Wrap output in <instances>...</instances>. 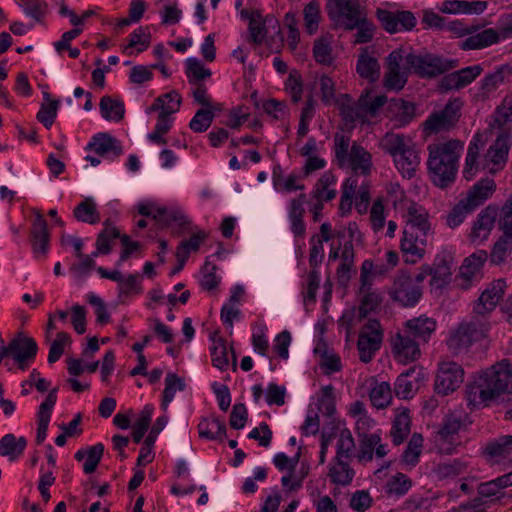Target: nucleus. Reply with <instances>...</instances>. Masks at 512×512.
<instances>
[{"instance_id":"obj_30","label":"nucleus","mask_w":512,"mask_h":512,"mask_svg":"<svg viewBox=\"0 0 512 512\" xmlns=\"http://www.w3.org/2000/svg\"><path fill=\"white\" fill-rule=\"evenodd\" d=\"M26 445L24 437L16 438L14 434H6L0 439V456L14 461L23 454Z\"/></svg>"},{"instance_id":"obj_57","label":"nucleus","mask_w":512,"mask_h":512,"mask_svg":"<svg viewBox=\"0 0 512 512\" xmlns=\"http://www.w3.org/2000/svg\"><path fill=\"white\" fill-rule=\"evenodd\" d=\"M354 449L355 442L351 432L348 429L341 430L337 442L336 459H349Z\"/></svg>"},{"instance_id":"obj_47","label":"nucleus","mask_w":512,"mask_h":512,"mask_svg":"<svg viewBox=\"0 0 512 512\" xmlns=\"http://www.w3.org/2000/svg\"><path fill=\"white\" fill-rule=\"evenodd\" d=\"M512 251V235L505 234L503 232V236L499 238V240L494 244L492 251L490 253V260L494 264H500L505 261L507 256Z\"/></svg>"},{"instance_id":"obj_4","label":"nucleus","mask_w":512,"mask_h":512,"mask_svg":"<svg viewBox=\"0 0 512 512\" xmlns=\"http://www.w3.org/2000/svg\"><path fill=\"white\" fill-rule=\"evenodd\" d=\"M334 152L339 167L350 169L356 175L368 176L371 173V153L357 142H351L349 136L335 134Z\"/></svg>"},{"instance_id":"obj_49","label":"nucleus","mask_w":512,"mask_h":512,"mask_svg":"<svg viewBox=\"0 0 512 512\" xmlns=\"http://www.w3.org/2000/svg\"><path fill=\"white\" fill-rule=\"evenodd\" d=\"M313 56L316 62L322 65H331L333 62L331 42L328 37H320L315 40Z\"/></svg>"},{"instance_id":"obj_51","label":"nucleus","mask_w":512,"mask_h":512,"mask_svg":"<svg viewBox=\"0 0 512 512\" xmlns=\"http://www.w3.org/2000/svg\"><path fill=\"white\" fill-rule=\"evenodd\" d=\"M485 451L491 457L504 458L512 453V435L501 436L487 444Z\"/></svg>"},{"instance_id":"obj_33","label":"nucleus","mask_w":512,"mask_h":512,"mask_svg":"<svg viewBox=\"0 0 512 512\" xmlns=\"http://www.w3.org/2000/svg\"><path fill=\"white\" fill-rule=\"evenodd\" d=\"M95 153L99 156H105L112 153L115 157L122 154V147L119 141L107 133H100L93 138V142L89 144Z\"/></svg>"},{"instance_id":"obj_35","label":"nucleus","mask_w":512,"mask_h":512,"mask_svg":"<svg viewBox=\"0 0 512 512\" xmlns=\"http://www.w3.org/2000/svg\"><path fill=\"white\" fill-rule=\"evenodd\" d=\"M181 105V96L176 91H170L155 99L154 103L149 107L148 112L158 111L159 114L168 115L176 113Z\"/></svg>"},{"instance_id":"obj_42","label":"nucleus","mask_w":512,"mask_h":512,"mask_svg":"<svg viewBox=\"0 0 512 512\" xmlns=\"http://www.w3.org/2000/svg\"><path fill=\"white\" fill-rule=\"evenodd\" d=\"M105 228L99 233L96 241V251L92 254L97 257L99 254L107 255L111 251L110 242L112 239L119 238V230L111 226L109 221H105Z\"/></svg>"},{"instance_id":"obj_2","label":"nucleus","mask_w":512,"mask_h":512,"mask_svg":"<svg viewBox=\"0 0 512 512\" xmlns=\"http://www.w3.org/2000/svg\"><path fill=\"white\" fill-rule=\"evenodd\" d=\"M464 143L457 139L428 145V170L433 183L445 188L452 184L458 171V160Z\"/></svg>"},{"instance_id":"obj_36","label":"nucleus","mask_w":512,"mask_h":512,"mask_svg":"<svg viewBox=\"0 0 512 512\" xmlns=\"http://www.w3.org/2000/svg\"><path fill=\"white\" fill-rule=\"evenodd\" d=\"M512 76V66L503 64L499 66L494 72L486 75L482 80L481 89L485 94L495 91L503 83L508 81Z\"/></svg>"},{"instance_id":"obj_6","label":"nucleus","mask_w":512,"mask_h":512,"mask_svg":"<svg viewBox=\"0 0 512 512\" xmlns=\"http://www.w3.org/2000/svg\"><path fill=\"white\" fill-rule=\"evenodd\" d=\"M489 328L485 318L473 316L470 321L461 323L450 333L447 346L454 354L467 351L474 342L487 336Z\"/></svg>"},{"instance_id":"obj_20","label":"nucleus","mask_w":512,"mask_h":512,"mask_svg":"<svg viewBox=\"0 0 512 512\" xmlns=\"http://www.w3.org/2000/svg\"><path fill=\"white\" fill-rule=\"evenodd\" d=\"M392 344L396 358L400 362L414 361L420 356L419 341L404 331L396 335Z\"/></svg>"},{"instance_id":"obj_63","label":"nucleus","mask_w":512,"mask_h":512,"mask_svg":"<svg viewBox=\"0 0 512 512\" xmlns=\"http://www.w3.org/2000/svg\"><path fill=\"white\" fill-rule=\"evenodd\" d=\"M502 489H504V487L502 482H499L498 477L494 480L481 483L478 486V494L487 500L493 501L494 499H500L503 496Z\"/></svg>"},{"instance_id":"obj_18","label":"nucleus","mask_w":512,"mask_h":512,"mask_svg":"<svg viewBox=\"0 0 512 512\" xmlns=\"http://www.w3.org/2000/svg\"><path fill=\"white\" fill-rule=\"evenodd\" d=\"M506 283L502 279L493 281L480 295L474 306L475 316L484 318V315L495 309L505 292Z\"/></svg>"},{"instance_id":"obj_24","label":"nucleus","mask_w":512,"mask_h":512,"mask_svg":"<svg viewBox=\"0 0 512 512\" xmlns=\"http://www.w3.org/2000/svg\"><path fill=\"white\" fill-rule=\"evenodd\" d=\"M496 215V210L490 206L481 211L472 227L470 233L471 241L476 242L487 239L494 227Z\"/></svg>"},{"instance_id":"obj_12","label":"nucleus","mask_w":512,"mask_h":512,"mask_svg":"<svg viewBox=\"0 0 512 512\" xmlns=\"http://www.w3.org/2000/svg\"><path fill=\"white\" fill-rule=\"evenodd\" d=\"M381 342L380 323L375 319L369 320L362 328L358 338L357 347L360 360L364 363L371 361L374 353L380 348Z\"/></svg>"},{"instance_id":"obj_9","label":"nucleus","mask_w":512,"mask_h":512,"mask_svg":"<svg viewBox=\"0 0 512 512\" xmlns=\"http://www.w3.org/2000/svg\"><path fill=\"white\" fill-rule=\"evenodd\" d=\"M326 8L330 19L347 30L355 29L366 17L357 0H329Z\"/></svg>"},{"instance_id":"obj_11","label":"nucleus","mask_w":512,"mask_h":512,"mask_svg":"<svg viewBox=\"0 0 512 512\" xmlns=\"http://www.w3.org/2000/svg\"><path fill=\"white\" fill-rule=\"evenodd\" d=\"M462 102L459 99L449 101L438 112L432 113L424 122V130L428 134L448 131L455 126L460 118Z\"/></svg>"},{"instance_id":"obj_54","label":"nucleus","mask_w":512,"mask_h":512,"mask_svg":"<svg viewBox=\"0 0 512 512\" xmlns=\"http://www.w3.org/2000/svg\"><path fill=\"white\" fill-rule=\"evenodd\" d=\"M370 399L372 404L377 408H385L392 399V392L389 383L381 382L376 384L371 392Z\"/></svg>"},{"instance_id":"obj_10","label":"nucleus","mask_w":512,"mask_h":512,"mask_svg":"<svg viewBox=\"0 0 512 512\" xmlns=\"http://www.w3.org/2000/svg\"><path fill=\"white\" fill-rule=\"evenodd\" d=\"M138 212L142 216H152L155 220L162 222L164 225L175 223L178 228L173 230V234L180 235L189 227L190 221L184 213L176 208L155 207L153 203H139Z\"/></svg>"},{"instance_id":"obj_43","label":"nucleus","mask_w":512,"mask_h":512,"mask_svg":"<svg viewBox=\"0 0 512 512\" xmlns=\"http://www.w3.org/2000/svg\"><path fill=\"white\" fill-rule=\"evenodd\" d=\"M74 217L81 222L95 224L100 220V215L93 199L86 198L74 209Z\"/></svg>"},{"instance_id":"obj_29","label":"nucleus","mask_w":512,"mask_h":512,"mask_svg":"<svg viewBox=\"0 0 512 512\" xmlns=\"http://www.w3.org/2000/svg\"><path fill=\"white\" fill-rule=\"evenodd\" d=\"M49 232L47 222L43 216L38 213L36 215L32 228V245L36 254L45 255L48 250Z\"/></svg>"},{"instance_id":"obj_3","label":"nucleus","mask_w":512,"mask_h":512,"mask_svg":"<svg viewBox=\"0 0 512 512\" xmlns=\"http://www.w3.org/2000/svg\"><path fill=\"white\" fill-rule=\"evenodd\" d=\"M379 147L389 154L396 168L404 177H412L420 164L417 145L412 137L405 134L387 132L379 142Z\"/></svg>"},{"instance_id":"obj_27","label":"nucleus","mask_w":512,"mask_h":512,"mask_svg":"<svg viewBox=\"0 0 512 512\" xmlns=\"http://www.w3.org/2000/svg\"><path fill=\"white\" fill-rule=\"evenodd\" d=\"M499 39L500 34L498 31L492 28H488L476 34L470 35L460 43V47L464 50L482 49L497 43Z\"/></svg>"},{"instance_id":"obj_62","label":"nucleus","mask_w":512,"mask_h":512,"mask_svg":"<svg viewBox=\"0 0 512 512\" xmlns=\"http://www.w3.org/2000/svg\"><path fill=\"white\" fill-rule=\"evenodd\" d=\"M214 119V114L210 109H199L192 120L190 121V128L194 132L206 131Z\"/></svg>"},{"instance_id":"obj_38","label":"nucleus","mask_w":512,"mask_h":512,"mask_svg":"<svg viewBox=\"0 0 512 512\" xmlns=\"http://www.w3.org/2000/svg\"><path fill=\"white\" fill-rule=\"evenodd\" d=\"M100 112L104 119L119 122L124 118V103L110 96H103L100 100Z\"/></svg>"},{"instance_id":"obj_5","label":"nucleus","mask_w":512,"mask_h":512,"mask_svg":"<svg viewBox=\"0 0 512 512\" xmlns=\"http://www.w3.org/2000/svg\"><path fill=\"white\" fill-rule=\"evenodd\" d=\"M494 189L495 183L492 179H483L476 183L467 196L460 200L448 214L447 225L451 228L459 226L469 213L488 199Z\"/></svg>"},{"instance_id":"obj_26","label":"nucleus","mask_w":512,"mask_h":512,"mask_svg":"<svg viewBox=\"0 0 512 512\" xmlns=\"http://www.w3.org/2000/svg\"><path fill=\"white\" fill-rule=\"evenodd\" d=\"M487 258V252L479 250L464 260L460 267V277L466 282L462 284L463 287H467L469 282L477 276Z\"/></svg>"},{"instance_id":"obj_8","label":"nucleus","mask_w":512,"mask_h":512,"mask_svg":"<svg viewBox=\"0 0 512 512\" xmlns=\"http://www.w3.org/2000/svg\"><path fill=\"white\" fill-rule=\"evenodd\" d=\"M410 68L421 78H433L458 66V61L426 51L410 49Z\"/></svg>"},{"instance_id":"obj_21","label":"nucleus","mask_w":512,"mask_h":512,"mask_svg":"<svg viewBox=\"0 0 512 512\" xmlns=\"http://www.w3.org/2000/svg\"><path fill=\"white\" fill-rule=\"evenodd\" d=\"M480 65H473L444 76L441 80V88L445 90H459L469 85L482 72Z\"/></svg>"},{"instance_id":"obj_1","label":"nucleus","mask_w":512,"mask_h":512,"mask_svg":"<svg viewBox=\"0 0 512 512\" xmlns=\"http://www.w3.org/2000/svg\"><path fill=\"white\" fill-rule=\"evenodd\" d=\"M504 393H512V363L504 359L482 371L467 386L470 405L487 406Z\"/></svg>"},{"instance_id":"obj_60","label":"nucleus","mask_w":512,"mask_h":512,"mask_svg":"<svg viewBox=\"0 0 512 512\" xmlns=\"http://www.w3.org/2000/svg\"><path fill=\"white\" fill-rule=\"evenodd\" d=\"M207 235L204 231L194 234L189 240L182 241L176 250V256L188 258L191 251H197L201 243L206 239Z\"/></svg>"},{"instance_id":"obj_52","label":"nucleus","mask_w":512,"mask_h":512,"mask_svg":"<svg viewBox=\"0 0 512 512\" xmlns=\"http://www.w3.org/2000/svg\"><path fill=\"white\" fill-rule=\"evenodd\" d=\"M467 468L465 462L453 460L452 462L439 463L434 468V473L438 479H447L460 475Z\"/></svg>"},{"instance_id":"obj_56","label":"nucleus","mask_w":512,"mask_h":512,"mask_svg":"<svg viewBox=\"0 0 512 512\" xmlns=\"http://www.w3.org/2000/svg\"><path fill=\"white\" fill-rule=\"evenodd\" d=\"M423 437L421 434H413L406 450L403 453V460L406 464L414 466L418 462L422 452Z\"/></svg>"},{"instance_id":"obj_58","label":"nucleus","mask_w":512,"mask_h":512,"mask_svg":"<svg viewBox=\"0 0 512 512\" xmlns=\"http://www.w3.org/2000/svg\"><path fill=\"white\" fill-rule=\"evenodd\" d=\"M153 408L150 406H145L142 410L140 417L136 421V423L133 425V431L132 436L133 440L136 443H139L146 431L148 430L150 423H151V417H152Z\"/></svg>"},{"instance_id":"obj_61","label":"nucleus","mask_w":512,"mask_h":512,"mask_svg":"<svg viewBox=\"0 0 512 512\" xmlns=\"http://www.w3.org/2000/svg\"><path fill=\"white\" fill-rule=\"evenodd\" d=\"M512 120V96L506 97L503 103L496 109L491 126L501 128Z\"/></svg>"},{"instance_id":"obj_16","label":"nucleus","mask_w":512,"mask_h":512,"mask_svg":"<svg viewBox=\"0 0 512 512\" xmlns=\"http://www.w3.org/2000/svg\"><path fill=\"white\" fill-rule=\"evenodd\" d=\"M422 295L419 285L408 275H399L390 290V296L404 306L415 305Z\"/></svg>"},{"instance_id":"obj_17","label":"nucleus","mask_w":512,"mask_h":512,"mask_svg":"<svg viewBox=\"0 0 512 512\" xmlns=\"http://www.w3.org/2000/svg\"><path fill=\"white\" fill-rule=\"evenodd\" d=\"M377 17L383 28L389 33H395L402 29L411 30L416 25V18L410 11H377Z\"/></svg>"},{"instance_id":"obj_22","label":"nucleus","mask_w":512,"mask_h":512,"mask_svg":"<svg viewBox=\"0 0 512 512\" xmlns=\"http://www.w3.org/2000/svg\"><path fill=\"white\" fill-rule=\"evenodd\" d=\"M415 104L404 99H392L388 104V113L395 126L403 127L416 116Z\"/></svg>"},{"instance_id":"obj_45","label":"nucleus","mask_w":512,"mask_h":512,"mask_svg":"<svg viewBox=\"0 0 512 512\" xmlns=\"http://www.w3.org/2000/svg\"><path fill=\"white\" fill-rule=\"evenodd\" d=\"M410 432V418L406 411L396 415L393 421L391 437L395 445L401 444Z\"/></svg>"},{"instance_id":"obj_44","label":"nucleus","mask_w":512,"mask_h":512,"mask_svg":"<svg viewBox=\"0 0 512 512\" xmlns=\"http://www.w3.org/2000/svg\"><path fill=\"white\" fill-rule=\"evenodd\" d=\"M199 436L209 440L222 439L226 432L225 424L218 418L202 420L198 424Z\"/></svg>"},{"instance_id":"obj_23","label":"nucleus","mask_w":512,"mask_h":512,"mask_svg":"<svg viewBox=\"0 0 512 512\" xmlns=\"http://www.w3.org/2000/svg\"><path fill=\"white\" fill-rule=\"evenodd\" d=\"M9 354L18 362L33 359L37 353L36 342L22 333H19L9 344Z\"/></svg>"},{"instance_id":"obj_32","label":"nucleus","mask_w":512,"mask_h":512,"mask_svg":"<svg viewBox=\"0 0 512 512\" xmlns=\"http://www.w3.org/2000/svg\"><path fill=\"white\" fill-rule=\"evenodd\" d=\"M483 147L482 137L477 134L473 137L467 150L463 175L467 180L472 179L479 169V152Z\"/></svg>"},{"instance_id":"obj_7","label":"nucleus","mask_w":512,"mask_h":512,"mask_svg":"<svg viewBox=\"0 0 512 512\" xmlns=\"http://www.w3.org/2000/svg\"><path fill=\"white\" fill-rule=\"evenodd\" d=\"M409 58L410 48L405 47H399L388 54L383 79L386 89L400 91L404 88L412 72Z\"/></svg>"},{"instance_id":"obj_37","label":"nucleus","mask_w":512,"mask_h":512,"mask_svg":"<svg viewBox=\"0 0 512 512\" xmlns=\"http://www.w3.org/2000/svg\"><path fill=\"white\" fill-rule=\"evenodd\" d=\"M356 71L362 78L374 82L380 76V64L364 50L358 57Z\"/></svg>"},{"instance_id":"obj_39","label":"nucleus","mask_w":512,"mask_h":512,"mask_svg":"<svg viewBox=\"0 0 512 512\" xmlns=\"http://www.w3.org/2000/svg\"><path fill=\"white\" fill-rule=\"evenodd\" d=\"M417 374L415 379L417 380L421 375L420 371H416L415 368H411L406 372L400 374L395 382L394 391L396 396L408 399L411 398L414 391L417 389L416 383H414L409 378L413 376V374Z\"/></svg>"},{"instance_id":"obj_34","label":"nucleus","mask_w":512,"mask_h":512,"mask_svg":"<svg viewBox=\"0 0 512 512\" xmlns=\"http://www.w3.org/2000/svg\"><path fill=\"white\" fill-rule=\"evenodd\" d=\"M509 151V134L502 132L485 154V161L500 165L506 161Z\"/></svg>"},{"instance_id":"obj_31","label":"nucleus","mask_w":512,"mask_h":512,"mask_svg":"<svg viewBox=\"0 0 512 512\" xmlns=\"http://www.w3.org/2000/svg\"><path fill=\"white\" fill-rule=\"evenodd\" d=\"M335 184L336 178L333 173L330 171L325 172L316 182L312 191V198L321 201L333 200L337 195V191L334 188Z\"/></svg>"},{"instance_id":"obj_64","label":"nucleus","mask_w":512,"mask_h":512,"mask_svg":"<svg viewBox=\"0 0 512 512\" xmlns=\"http://www.w3.org/2000/svg\"><path fill=\"white\" fill-rule=\"evenodd\" d=\"M187 75L190 78V83L200 82L201 80L211 76L209 69H206L201 62L196 58L187 60Z\"/></svg>"},{"instance_id":"obj_14","label":"nucleus","mask_w":512,"mask_h":512,"mask_svg":"<svg viewBox=\"0 0 512 512\" xmlns=\"http://www.w3.org/2000/svg\"><path fill=\"white\" fill-rule=\"evenodd\" d=\"M378 273L377 270L374 269V265L372 261L365 260L361 266V288L360 291L363 294V298L361 300V305L359 307V315L360 317H366L367 314L373 311L379 304L380 298L379 295L373 291H371V281L372 278Z\"/></svg>"},{"instance_id":"obj_50","label":"nucleus","mask_w":512,"mask_h":512,"mask_svg":"<svg viewBox=\"0 0 512 512\" xmlns=\"http://www.w3.org/2000/svg\"><path fill=\"white\" fill-rule=\"evenodd\" d=\"M185 389L184 379L180 378L174 373H168L165 378V389L163 392L162 406L167 408L168 404L173 400L176 391H183Z\"/></svg>"},{"instance_id":"obj_40","label":"nucleus","mask_w":512,"mask_h":512,"mask_svg":"<svg viewBox=\"0 0 512 512\" xmlns=\"http://www.w3.org/2000/svg\"><path fill=\"white\" fill-rule=\"evenodd\" d=\"M451 264L446 259H437L432 267L431 285L434 288L441 289L451 280Z\"/></svg>"},{"instance_id":"obj_48","label":"nucleus","mask_w":512,"mask_h":512,"mask_svg":"<svg viewBox=\"0 0 512 512\" xmlns=\"http://www.w3.org/2000/svg\"><path fill=\"white\" fill-rule=\"evenodd\" d=\"M304 15V25L308 34H314L319 26V22L321 19L320 16V4L319 2L313 0L310 1L303 10Z\"/></svg>"},{"instance_id":"obj_53","label":"nucleus","mask_w":512,"mask_h":512,"mask_svg":"<svg viewBox=\"0 0 512 512\" xmlns=\"http://www.w3.org/2000/svg\"><path fill=\"white\" fill-rule=\"evenodd\" d=\"M359 438L358 458L360 461L370 462L373 459L375 446L381 441L379 434L371 433L369 436Z\"/></svg>"},{"instance_id":"obj_15","label":"nucleus","mask_w":512,"mask_h":512,"mask_svg":"<svg viewBox=\"0 0 512 512\" xmlns=\"http://www.w3.org/2000/svg\"><path fill=\"white\" fill-rule=\"evenodd\" d=\"M428 234L419 231L403 230L400 249L405 262L415 264L424 257Z\"/></svg>"},{"instance_id":"obj_46","label":"nucleus","mask_w":512,"mask_h":512,"mask_svg":"<svg viewBox=\"0 0 512 512\" xmlns=\"http://www.w3.org/2000/svg\"><path fill=\"white\" fill-rule=\"evenodd\" d=\"M337 463L331 467L329 476L331 480L340 485H348L353 479L354 471L349 467L348 459H336Z\"/></svg>"},{"instance_id":"obj_28","label":"nucleus","mask_w":512,"mask_h":512,"mask_svg":"<svg viewBox=\"0 0 512 512\" xmlns=\"http://www.w3.org/2000/svg\"><path fill=\"white\" fill-rule=\"evenodd\" d=\"M338 104L340 113L346 122L353 123L366 115L364 110V105L366 104L365 97L361 96L358 103H354L351 98L345 94L338 99Z\"/></svg>"},{"instance_id":"obj_59","label":"nucleus","mask_w":512,"mask_h":512,"mask_svg":"<svg viewBox=\"0 0 512 512\" xmlns=\"http://www.w3.org/2000/svg\"><path fill=\"white\" fill-rule=\"evenodd\" d=\"M411 480L402 473L392 476L386 484L387 493L395 495H404L411 488Z\"/></svg>"},{"instance_id":"obj_55","label":"nucleus","mask_w":512,"mask_h":512,"mask_svg":"<svg viewBox=\"0 0 512 512\" xmlns=\"http://www.w3.org/2000/svg\"><path fill=\"white\" fill-rule=\"evenodd\" d=\"M212 362L215 367L220 370L227 369L229 365L228 353L225 341L222 338L213 340L211 348Z\"/></svg>"},{"instance_id":"obj_25","label":"nucleus","mask_w":512,"mask_h":512,"mask_svg":"<svg viewBox=\"0 0 512 512\" xmlns=\"http://www.w3.org/2000/svg\"><path fill=\"white\" fill-rule=\"evenodd\" d=\"M404 332L418 340L426 342L430 335L435 331L436 322L431 318H414L406 322Z\"/></svg>"},{"instance_id":"obj_41","label":"nucleus","mask_w":512,"mask_h":512,"mask_svg":"<svg viewBox=\"0 0 512 512\" xmlns=\"http://www.w3.org/2000/svg\"><path fill=\"white\" fill-rule=\"evenodd\" d=\"M314 352L320 356L319 365L325 370L326 374H331L341 369L339 356L332 351H328L324 343H318Z\"/></svg>"},{"instance_id":"obj_19","label":"nucleus","mask_w":512,"mask_h":512,"mask_svg":"<svg viewBox=\"0 0 512 512\" xmlns=\"http://www.w3.org/2000/svg\"><path fill=\"white\" fill-rule=\"evenodd\" d=\"M403 217L406 221L404 230L419 231L424 233L430 232L431 224L428 219V212L423 206L413 201L405 203V212Z\"/></svg>"},{"instance_id":"obj_13","label":"nucleus","mask_w":512,"mask_h":512,"mask_svg":"<svg viewBox=\"0 0 512 512\" xmlns=\"http://www.w3.org/2000/svg\"><path fill=\"white\" fill-rule=\"evenodd\" d=\"M464 380V370L455 362H442L435 379V391L439 395L454 392Z\"/></svg>"}]
</instances>
